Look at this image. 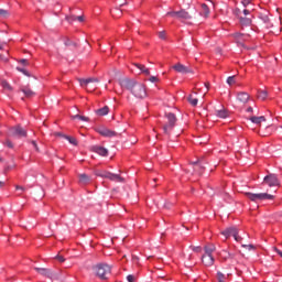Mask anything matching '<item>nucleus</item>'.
I'll list each match as a JSON object with an SVG mask.
<instances>
[{"instance_id": "obj_1", "label": "nucleus", "mask_w": 282, "mask_h": 282, "mask_svg": "<svg viewBox=\"0 0 282 282\" xmlns=\"http://www.w3.org/2000/svg\"><path fill=\"white\" fill-rule=\"evenodd\" d=\"M118 83L122 89L130 91L134 98H138L139 100L147 98V86H144V84L138 83L135 79L129 77L120 78Z\"/></svg>"}, {"instance_id": "obj_2", "label": "nucleus", "mask_w": 282, "mask_h": 282, "mask_svg": "<svg viewBox=\"0 0 282 282\" xmlns=\"http://www.w3.org/2000/svg\"><path fill=\"white\" fill-rule=\"evenodd\" d=\"M205 253L202 257V262L207 268H210L212 265H215V258L213 257V252L217 250V247L215 245H207L204 247Z\"/></svg>"}, {"instance_id": "obj_3", "label": "nucleus", "mask_w": 282, "mask_h": 282, "mask_svg": "<svg viewBox=\"0 0 282 282\" xmlns=\"http://www.w3.org/2000/svg\"><path fill=\"white\" fill-rule=\"evenodd\" d=\"M93 270L96 276L101 279V281H107L109 274H111V268L109 267V264L105 263L96 264L95 267H93Z\"/></svg>"}, {"instance_id": "obj_4", "label": "nucleus", "mask_w": 282, "mask_h": 282, "mask_svg": "<svg viewBox=\"0 0 282 282\" xmlns=\"http://www.w3.org/2000/svg\"><path fill=\"white\" fill-rule=\"evenodd\" d=\"M95 175H97V177H104L105 180H110V182L124 183V177L120 176L119 174H113L111 172L97 171Z\"/></svg>"}, {"instance_id": "obj_5", "label": "nucleus", "mask_w": 282, "mask_h": 282, "mask_svg": "<svg viewBox=\"0 0 282 282\" xmlns=\"http://www.w3.org/2000/svg\"><path fill=\"white\" fill-rule=\"evenodd\" d=\"M166 17H173L175 19H180V21H191V19H193V15L184 9H181L180 11H169Z\"/></svg>"}, {"instance_id": "obj_6", "label": "nucleus", "mask_w": 282, "mask_h": 282, "mask_svg": "<svg viewBox=\"0 0 282 282\" xmlns=\"http://www.w3.org/2000/svg\"><path fill=\"white\" fill-rule=\"evenodd\" d=\"M246 197L251 202H261L263 199H274V195L268 193L252 194L250 192L245 193Z\"/></svg>"}, {"instance_id": "obj_7", "label": "nucleus", "mask_w": 282, "mask_h": 282, "mask_svg": "<svg viewBox=\"0 0 282 282\" xmlns=\"http://www.w3.org/2000/svg\"><path fill=\"white\" fill-rule=\"evenodd\" d=\"M166 118H167V123L163 126V131H164L165 135H169L171 133V131H173V128L175 127V123L177 122V117H175V115L170 112L166 115Z\"/></svg>"}, {"instance_id": "obj_8", "label": "nucleus", "mask_w": 282, "mask_h": 282, "mask_svg": "<svg viewBox=\"0 0 282 282\" xmlns=\"http://www.w3.org/2000/svg\"><path fill=\"white\" fill-rule=\"evenodd\" d=\"M11 138H28V130L23 129L21 126H14L9 129V133Z\"/></svg>"}, {"instance_id": "obj_9", "label": "nucleus", "mask_w": 282, "mask_h": 282, "mask_svg": "<svg viewBox=\"0 0 282 282\" xmlns=\"http://www.w3.org/2000/svg\"><path fill=\"white\" fill-rule=\"evenodd\" d=\"M220 235L226 237V239L234 237L235 241L238 242L242 240V238L239 236V229H237V227H228L227 229L223 230Z\"/></svg>"}, {"instance_id": "obj_10", "label": "nucleus", "mask_w": 282, "mask_h": 282, "mask_svg": "<svg viewBox=\"0 0 282 282\" xmlns=\"http://www.w3.org/2000/svg\"><path fill=\"white\" fill-rule=\"evenodd\" d=\"M172 69L174 72H177L178 74H193V68L183 65L182 63H177L174 66H172Z\"/></svg>"}, {"instance_id": "obj_11", "label": "nucleus", "mask_w": 282, "mask_h": 282, "mask_svg": "<svg viewBox=\"0 0 282 282\" xmlns=\"http://www.w3.org/2000/svg\"><path fill=\"white\" fill-rule=\"evenodd\" d=\"M264 182L265 184H268V186L272 187V186H280V182H279V177H276V174H269L264 177Z\"/></svg>"}, {"instance_id": "obj_12", "label": "nucleus", "mask_w": 282, "mask_h": 282, "mask_svg": "<svg viewBox=\"0 0 282 282\" xmlns=\"http://www.w3.org/2000/svg\"><path fill=\"white\" fill-rule=\"evenodd\" d=\"M90 151H93V153H97V155H101V158H107L109 155V150L100 145H93Z\"/></svg>"}, {"instance_id": "obj_13", "label": "nucleus", "mask_w": 282, "mask_h": 282, "mask_svg": "<svg viewBox=\"0 0 282 282\" xmlns=\"http://www.w3.org/2000/svg\"><path fill=\"white\" fill-rule=\"evenodd\" d=\"M34 270L36 271L37 274H41L42 276H46L47 279H52L54 276V272H52L51 269L35 267Z\"/></svg>"}, {"instance_id": "obj_14", "label": "nucleus", "mask_w": 282, "mask_h": 282, "mask_svg": "<svg viewBox=\"0 0 282 282\" xmlns=\"http://www.w3.org/2000/svg\"><path fill=\"white\" fill-rule=\"evenodd\" d=\"M99 135H104V138H113L117 135L116 131H112L108 128H99L98 130Z\"/></svg>"}, {"instance_id": "obj_15", "label": "nucleus", "mask_w": 282, "mask_h": 282, "mask_svg": "<svg viewBox=\"0 0 282 282\" xmlns=\"http://www.w3.org/2000/svg\"><path fill=\"white\" fill-rule=\"evenodd\" d=\"M20 91H22L26 98H33V96H36V93H34L30 87H21Z\"/></svg>"}, {"instance_id": "obj_16", "label": "nucleus", "mask_w": 282, "mask_h": 282, "mask_svg": "<svg viewBox=\"0 0 282 282\" xmlns=\"http://www.w3.org/2000/svg\"><path fill=\"white\" fill-rule=\"evenodd\" d=\"M237 100L242 102V105H246V102L250 100V95H248V93H238Z\"/></svg>"}, {"instance_id": "obj_17", "label": "nucleus", "mask_w": 282, "mask_h": 282, "mask_svg": "<svg viewBox=\"0 0 282 282\" xmlns=\"http://www.w3.org/2000/svg\"><path fill=\"white\" fill-rule=\"evenodd\" d=\"M239 21H240V25H242V28H248L249 25H252V18L242 15V17H240Z\"/></svg>"}, {"instance_id": "obj_18", "label": "nucleus", "mask_w": 282, "mask_h": 282, "mask_svg": "<svg viewBox=\"0 0 282 282\" xmlns=\"http://www.w3.org/2000/svg\"><path fill=\"white\" fill-rule=\"evenodd\" d=\"M200 14L205 17V19H208V15L210 14V9L208 8V4L203 3L202 4V12Z\"/></svg>"}, {"instance_id": "obj_19", "label": "nucleus", "mask_w": 282, "mask_h": 282, "mask_svg": "<svg viewBox=\"0 0 282 282\" xmlns=\"http://www.w3.org/2000/svg\"><path fill=\"white\" fill-rule=\"evenodd\" d=\"M192 164L194 165V171L196 173L202 174V171H204V165H202V163L199 162V160H197L196 162H192Z\"/></svg>"}, {"instance_id": "obj_20", "label": "nucleus", "mask_w": 282, "mask_h": 282, "mask_svg": "<svg viewBox=\"0 0 282 282\" xmlns=\"http://www.w3.org/2000/svg\"><path fill=\"white\" fill-rule=\"evenodd\" d=\"M220 259H223V261H228V259H235V254L228 251H223L220 253Z\"/></svg>"}, {"instance_id": "obj_21", "label": "nucleus", "mask_w": 282, "mask_h": 282, "mask_svg": "<svg viewBox=\"0 0 282 282\" xmlns=\"http://www.w3.org/2000/svg\"><path fill=\"white\" fill-rule=\"evenodd\" d=\"M135 67H138V69H140V72L142 74H145V76H150L151 72L149 70V68H147V66L142 65V64H134Z\"/></svg>"}, {"instance_id": "obj_22", "label": "nucleus", "mask_w": 282, "mask_h": 282, "mask_svg": "<svg viewBox=\"0 0 282 282\" xmlns=\"http://www.w3.org/2000/svg\"><path fill=\"white\" fill-rule=\"evenodd\" d=\"M250 120L251 122H253V124H261L262 122H265V117L264 116L251 117Z\"/></svg>"}, {"instance_id": "obj_23", "label": "nucleus", "mask_w": 282, "mask_h": 282, "mask_svg": "<svg viewBox=\"0 0 282 282\" xmlns=\"http://www.w3.org/2000/svg\"><path fill=\"white\" fill-rule=\"evenodd\" d=\"M79 182L80 184H89V182H91V177L87 174H79Z\"/></svg>"}, {"instance_id": "obj_24", "label": "nucleus", "mask_w": 282, "mask_h": 282, "mask_svg": "<svg viewBox=\"0 0 282 282\" xmlns=\"http://www.w3.org/2000/svg\"><path fill=\"white\" fill-rule=\"evenodd\" d=\"M97 116H107L109 113V106H105L98 110H96Z\"/></svg>"}, {"instance_id": "obj_25", "label": "nucleus", "mask_w": 282, "mask_h": 282, "mask_svg": "<svg viewBox=\"0 0 282 282\" xmlns=\"http://www.w3.org/2000/svg\"><path fill=\"white\" fill-rule=\"evenodd\" d=\"M216 279L218 282H227L228 281V276H226L221 271L217 272Z\"/></svg>"}, {"instance_id": "obj_26", "label": "nucleus", "mask_w": 282, "mask_h": 282, "mask_svg": "<svg viewBox=\"0 0 282 282\" xmlns=\"http://www.w3.org/2000/svg\"><path fill=\"white\" fill-rule=\"evenodd\" d=\"M217 118H228V111L226 109L216 110Z\"/></svg>"}, {"instance_id": "obj_27", "label": "nucleus", "mask_w": 282, "mask_h": 282, "mask_svg": "<svg viewBox=\"0 0 282 282\" xmlns=\"http://www.w3.org/2000/svg\"><path fill=\"white\" fill-rule=\"evenodd\" d=\"M187 100L189 102V105H192V107H197V104L199 102V100L195 97H193V95H189L187 97Z\"/></svg>"}, {"instance_id": "obj_28", "label": "nucleus", "mask_w": 282, "mask_h": 282, "mask_svg": "<svg viewBox=\"0 0 282 282\" xmlns=\"http://www.w3.org/2000/svg\"><path fill=\"white\" fill-rule=\"evenodd\" d=\"M65 140L69 142V144H73L74 147L78 145V141H76V138L69 137V135H64Z\"/></svg>"}, {"instance_id": "obj_29", "label": "nucleus", "mask_w": 282, "mask_h": 282, "mask_svg": "<svg viewBox=\"0 0 282 282\" xmlns=\"http://www.w3.org/2000/svg\"><path fill=\"white\" fill-rule=\"evenodd\" d=\"M10 17V11L6 9H0V19H8Z\"/></svg>"}, {"instance_id": "obj_30", "label": "nucleus", "mask_w": 282, "mask_h": 282, "mask_svg": "<svg viewBox=\"0 0 282 282\" xmlns=\"http://www.w3.org/2000/svg\"><path fill=\"white\" fill-rule=\"evenodd\" d=\"M258 98L260 100H265V98H268V91L265 90H260L259 94H258Z\"/></svg>"}, {"instance_id": "obj_31", "label": "nucleus", "mask_w": 282, "mask_h": 282, "mask_svg": "<svg viewBox=\"0 0 282 282\" xmlns=\"http://www.w3.org/2000/svg\"><path fill=\"white\" fill-rule=\"evenodd\" d=\"M72 118H73V120H76V118H77L78 120H83L84 122H89V118H87L85 116L75 115Z\"/></svg>"}, {"instance_id": "obj_32", "label": "nucleus", "mask_w": 282, "mask_h": 282, "mask_svg": "<svg viewBox=\"0 0 282 282\" xmlns=\"http://www.w3.org/2000/svg\"><path fill=\"white\" fill-rule=\"evenodd\" d=\"M260 19H261V21H263V23H267V25H268V23H270V17L265 13H261Z\"/></svg>"}, {"instance_id": "obj_33", "label": "nucleus", "mask_w": 282, "mask_h": 282, "mask_svg": "<svg viewBox=\"0 0 282 282\" xmlns=\"http://www.w3.org/2000/svg\"><path fill=\"white\" fill-rule=\"evenodd\" d=\"M1 86L3 87V89H7L8 91H12V86L8 82L2 80Z\"/></svg>"}, {"instance_id": "obj_34", "label": "nucleus", "mask_w": 282, "mask_h": 282, "mask_svg": "<svg viewBox=\"0 0 282 282\" xmlns=\"http://www.w3.org/2000/svg\"><path fill=\"white\" fill-rule=\"evenodd\" d=\"M18 72H21V74H24V76L30 77V72H28L25 68L17 67Z\"/></svg>"}, {"instance_id": "obj_35", "label": "nucleus", "mask_w": 282, "mask_h": 282, "mask_svg": "<svg viewBox=\"0 0 282 282\" xmlns=\"http://www.w3.org/2000/svg\"><path fill=\"white\" fill-rule=\"evenodd\" d=\"M77 20V17L76 15H67L66 17V21H68V23H74V21Z\"/></svg>"}, {"instance_id": "obj_36", "label": "nucleus", "mask_w": 282, "mask_h": 282, "mask_svg": "<svg viewBox=\"0 0 282 282\" xmlns=\"http://www.w3.org/2000/svg\"><path fill=\"white\" fill-rule=\"evenodd\" d=\"M3 144H4V147H8L9 149H14V144H12V141H10V139H7Z\"/></svg>"}, {"instance_id": "obj_37", "label": "nucleus", "mask_w": 282, "mask_h": 282, "mask_svg": "<svg viewBox=\"0 0 282 282\" xmlns=\"http://www.w3.org/2000/svg\"><path fill=\"white\" fill-rule=\"evenodd\" d=\"M235 39H237L239 41V39H241V36H243V41H246L248 39V35H243L241 33H235L234 34Z\"/></svg>"}, {"instance_id": "obj_38", "label": "nucleus", "mask_w": 282, "mask_h": 282, "mask_svg": "<svg viewBox=\"0 0 282 282\" xmlns=\"http://www.w3.org/2000/svg\"><path fill=\"white\" fill-rule=\"evenodd\" d=\"M235 78H236V76H229V77L227 78V84H229L230 86H231V85H235V83H236Z\"/></svg>"}, {"instance_id": "obj_39", "label": "nucleus", "mask_w": 282, "mask_h": 282, "mask_svg": "<svg viewBox=\"0 0 282 282\" xmlns=\"http://www.w3.org/2000/svg\"><path fill=\"white\" fill-rule=\"evenodd\" d=\"M64 45H66V47H69L73 45V47H76V43L72 42L70 40H66Z\"/></svg>"}, {"instance_id": "obj_40", "label": "nucleus", "mask_w": 282, "mask_h": 282, "mask_svg": "<svg viewBox=\"0 0 282 282\" xmlns=\"http://www.w3.org/2000/svg\"><path fill=\"white\" fill-rule=\"evenodd\" d=\"M234 13L236 14V17H238V19H241V17H243V12H241L240 9H236Z\"/></svg>"}, {"instance_id": "obj_41", "label": "nucleus", "mask_w": 282, "mask_h": 282, "mask_svg": "<svg viewBox=\"0 0 282 282\" xmlns=\"http://www.w3.org/2000/svg\"><path fill=\"white\" fill-rule=\"evenodd\" d=\"M89 80L90 79H79V83H80V85H82V87H85V86H87V85H89Z\"/></svg>"}, {"instance_id": "obj_42", "label": "nucleus", "mask_w": 282, "mask_h": 282, "mask_svg": "<svg viewBox=\"0 0 282 282\" xmlns=\"http://www.w3.org/2000/svg\"><path fill=\"white\" fill-rule=\"evenodd\" d=\"M55 259H56L57 261H59V263H65V258H64L63 256H61V254H57V256L55 257Z\"/></svg>"}, {"instance_id": "obj_43", "label": "nucleus", "mask_w": 282, "mask_h": 282, "mask_svg": "<svg viewBox=\"0 0 282 282\" xmlns=\"http://www.w3.org/2000/svg\"><path fill=\"white\" fill-rule=\"evenodd\" d=\"M127 281H128V282H135V275L129 274V275L127 276Z\"/></svg>"}, {"instance_id": "obj_44", "label": "nucleus", "mask_w": 282, "mask_h": 282, "mask_svg": "<svg viewBox=\"0 0 282 282\" xmlns=\"http://www.w3.org/2000/svg\"><path fill=\"white\" fill-rule=\"evenodd\" d=\"M159 37L164 41V39H166V31L159 32Z\"/></svg>"}, {"instance_id": "obj_45", "label": "nucleus", "mask_w": 282, "mask_h": 282, "mask_svg": "<svg viewBox=\"0 0 282 282\" xmlns=\"http://www.w3.org/2000/svg\"><path fill=\"white\" fill-rule=\"evenodd\" d=\"M31 144L34 147L37 153L41 151V149H39V144H36V141H31Z\"/></svg>"}, {"instance_id": "obj_46", "label": "nucleus", "mask_w": 282, "mask_h": 282, "mask_svg": "<svg viewBox=\"0 0 282 282\" xmlns=\"http://www.w3.org/2000/svg\"><path fill=\"white\" fill-rule=\"evenodd\" d=\"M251 1H252V0H242V6H243L245 8H248V6H250Z\"/></svg>"}, {"instance_id": "obj_47", "label": "nucleus", "mask_w": 282, "mask_h": 282, "mask_svg": "<svg viewBox=\"0 0 282 282\" xmlns=\"http://www.w3.org/2000/svg\"><path fill=\"white\" fill-rule=\"evenodd\" d=\"M242 248H247V250H254L253 245H242Z\"/></svg>"}, {"instance_id": "obj_48", "label": "nucleus", "mask_w": 282, "mask_h": 282, "mask_svg": "<svg viewBox=\"0 0 282 282\" xmlns=\"http://www.w3.org/2000/svg\"><path fill=\"white\" fill-rule=\"evenodd\" d=\"M149 80H150V83H158V77L151 76V77L149 78Z\"/></svg>"}, {"instance_id": "obj_49", "label": "nucleus", "mask_w": 282, "mask_h": 282, "mask_svg": "<svg viewBox=\"0 0 282 282\" xmlns=\"http://www.w3.org/2000/svg\"><path fill=\"white\" fill-rule=\"evenodd\" d=\"M249 14H250V10L245 9V10L242 11V15H243V17H248Z\"/></svg>"}, {"instance_id": "obj_50", "label": "nucleus", "mask_w": 282, "mask_h": 282, "mask_svg": "<svg viewBox=\"0 0 282 282\" xmlns=\"http://www.w3.org/2000/svg\"><path fill=\"white\" fill-rule=\"evenodd\" d=\"M76 19V21H79V23H83V21H85V17L83 15H78Z\"/></svg>"}, {"instance_id": "obj_51", "label": "nucleus", "mask_w": 282, "mask_h": 282, "mask_svg": "<svg viewBox=\"0 0 282 282\" xmlns=\"http://www.w3.org/2000/svg\"><path fill=\"white\" fill-rule=\"evenodd\" d=\"M54 135H56L57 138H65L64 135L66 134H63L62 132H55Z\"/></svg>"}, {"instance_id": "obj_52", "label": "nucleus", "mask_w": 282, "mask_h": 282, "mask_svg": "<svg viewBox=\"0 0 282 282\" xmlns=\"http://www.w3.org/2000/svg\"><path fill=\"white\" fill-rule=\"evenodd\" d=\"M194 252H202V248L200 247H193Z\"/></svg>"}, {"instance_id": "obj_53", "label": "nucleus", "mask_w": 282, "mask_h": 282, "mask_svg": "<svg viewBox=\"0 0 282 282\" xmlns=\"http://www.w3.org/2000/svg\"><path fill=\"white\" fill-rule=\"evenodd\" d=\"M89 83H99L98 78H88Z\"/></svg>"}, {"instance_id": "obj_54", "label": "nucleus", "mask_w": 282, "mask_h": 282, "mask_svg": "<svg viewBox=\"0 0 282 282\" xmlns=\"http://www.w3.org/2000/svg\"><path fill=\"white\" fill-rule=\"evenodd\" d=\"M15 189H17V191H25V187L17 185V186H15Z\"/></svg>"}, {"instance_id": "obj_55", "label": "nucleus", "mask_w": 282, "mask_h": 282, "mask_svg": "<svg viewBox=\"0 0 282 282\" xmlns=\"http://www.w3.org/2000/svg\"><path fill=\"white\" fill-rule=\"evenodd\" d=\"M20 63H21L22 65H28V59H20Z\"/></svg>"}, {"instance_id": "obj_56", "label": "nucleus", "mask_w": 282, "mask_h": 282, "mask_svg": "<svg viewBox=\"0 0 282 282\" xmlns=\"http://www.w3.org/2000/svg\"><path fill=\"white\" fill-rule=\"evenodd\" d=\"M6 186V183L3 181H0V188H3Z\"/></svg>"}, {"instance_id": "obj_57", "label": "nucleus", "mask_w": 282, "mask_h": 282, "mask_svg": "<svg viewBox=\"0 0 282 282\" xmlns=\"http://www.w3.org/2000/svg\"><path fill=\"white\" fill-rule=\"evenodd\" d=\"M206 89H210V83H205Z\"/></svg>"}, {"instance_id": "obj_58", "label": "nucleus", "mask_w": 282, "mask_h": 282, "mask_svg": "<svg viewBox=\"0 0 282 282\" xmlns=\"http://www.w3.org/2000/svg\"><path fill=\"white\" fill-rule=\"evenodd\" d=\"M0 59L7 62L8 58H4L3 55H0Z\"/></svg>"}, {"instance_id": "obj_59", "label": "nucleus", "mask_w": 282, "mask_h": 282, "mask_svg": "<svg viewBox=\"0 0 282 282\" xmlns=\"http://www.w3.org/2000/svg\"><path fill=\"white\" fill-rule=\"evenodd\" d=\"M247 111H248L249 113H252V107H249V108L247 109Z\"/></svg>"}, {"instance_id": "obj_60", "label": "nucleus", "mask_w": 282, "mask_h": 282, "mask_svg": "<svg viewBox=\"0 0 282 282\" xmlns=\"http://www.w3.org/2000/svg\"><path fill=\"white\" fill-rule=\"evenodd\" d=\"M117 12H119V17H121L122 11H121V10H119V9H117Z\"/></svg>"}, {"instance_id": "obj_61", "label": "nucleus", "mask_w": 282, "mask_h": 282, "mask_svg": "<svg viewBox=\"0 0 282 282\" xmlns=\"http://www.w3.org/2000/svg\"><path fill=\"white\" fill-rule=\"evenodd\" d=\"M122 6H127V2L121 3V4H120V8H122Z\"/></svg>"}, {"instance_id": "obj_62", "label": "nucleus", "mask_w": 282, "mask_h": 282, "mask_svg": "<svg viewBox=\"0 0 282 282\" xmlns=\"http://www.w3.org/2000/svg\"><path fill=\"white\" fill-rule=\"evenodd\" d=\"M165 208H171V205H169V204H165Z\"/></svg>"}, {"instance_id": "obj_63", "label": "nucleus", "mask_w": 282, "mask_h": 282, "mask_svg": "<svg viewBox=\"0 0 282 282\" xmlns=\"http://www.w3.org/2000/svg\"><path fill=\"white\" fill-rule=\"evenodd\" d=\"M0 50H3V44H0Z\"/></svg>"}]
</instances>
